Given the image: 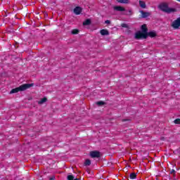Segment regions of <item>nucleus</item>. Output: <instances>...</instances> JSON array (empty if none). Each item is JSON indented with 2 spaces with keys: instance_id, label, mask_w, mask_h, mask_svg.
<instances>
[{
  "instance_id": "4468645a",
  "label": "nucleus",
  "mask_w": 180,
  "mask_h": 180,
  "mask_svg": "<svg viewBox=\"0 0 180 180\" xmlns=\"http://www.w3.org/2000/svg\"><path fill=\"white\" fill-rule=\"evenodd\" d=\"M91 20L86 19L84 22H83L84 26H89V25H91Z\"/></svg>"
},
{
  "instance_id": "a211bd4d",
  "label": "nucleus",
  "mask_w": 180,
  "mask_h": 180,
  "mask_svg": "<svg viewBox=\"0 0 180 180\" xmlns=\"http://www.w3.org/2000/svg\"><path fill=\"white\" fill-rule=\"evenodd\" d=\"M79 33V30L74 29L72 30V34H78Z\"/></svg>"
},
{
  "instance_id": "dca6fc26",
  "label": "nucleus",
  "mask_w": 180,
  "mask_h": 180,
  "mask_svg": "<svg viewBox=\"0 0 180 180\" xmlns=\"http://www.w3.org/2000/svg\"><path fill=\"white\" fill-rule=\"evenodd\" d=\"M129 178L131 179H136V178H137V174L134 172L131 173L130 175H129Z\"/></svg>"
},
{
  "instance_id": "9b49d317",
  "label": "nucleus",
  "mask_w": 180,
  "mask_h": 180,
  "mask_svg": "<svg viewBox=\"0 0 180 180\" xmlns=\"http://www.w3.org/2000/svg\"><path fill=\"white\" fill-rule=\"evenodd\" d=\"M146 34H147V37H148V36L149 37H157V33L155 32L151 31L148 32Z\"/></svg>"
},
{
  "instance_id": "ddd939ff",
  "label": "nucleus",
  "mask_w": 180,
  "mask_h": 180,
  "mask_svg": "<svg viewBox=\"0 0 180 180\" xmlns=\"http://www.w3.org/2000/svg\"><path fill=\"white\" fill-rule=\"evenodd\" d=\"M84 167H89L91 165V160L86 159L84 163Z\"/></svg>"
},
{
  "instance_id": "7ed1b4c3",
  "label": "nucleus",
  "mask_w": 180,
  "mask_h": 180,
  "mask_svg": "<svg viewBox=\"0 0 180 180\" xmlns=\"http://www.w3.org/2000/svg\"><path fill=\"white\" fill-rule=\"evenodd\" d=\"M135 39H136V40H140L141 39H147V34H144V32L139 31L135 34Z\"/></svg>"
},
{
  "instance_id": "2eb2a0df",
  "label": "nucleus",
  "mask_w": 180,
  "mask_h": 180,
  "mask_svg": "<svg viewBox=\"0 0 180 180\" xmlns=\"http://www.w3.org/2000/svg\"><path fill=\"white\" fill-rule=\"evenodd\" d=\"M139 5L141 6V8H143V9H146V2L143 1H139Z\"/></svg>"
},
{
  "instance_id": "5701e85b",
  "label": "nucleus",
  "mask_w": 180,
  "mask_h": 180,
  "mask_svg": "<svg viewBox=\"0 0 180 180\" xmlns=\"http://www.w3.org/2000/svg\"><path fill=\"white\" fill-rule=\"evenodd\" d=\"M122 27H124L125 29H127L129 27V25L126 23L121 24Z\"/></svg>"
},
{
  "instance_id": "f8f14e48",
  "label": "nucleus",
  "mask_w": 180,
  "mask_h": 180,
  "mask_svg": "<svg viewBox=\"0 0 180 180\" xmlns=\"http://www.w3.org/2000/svg\"><path fill=\"white\" fill-rule=\"evenodd\" d=\"M46 102H47V98L44 97L39 101H38V104L39 105H43V103H46Z\"/></svg>"
},
{
  "instance_id": "6e6552de",
  "label": "nucleus",
  "mask_w": 180,
  "mask_h": 180,
  "mask_svg": "<svg viewBox=\"0 0 180 180\" xmlns=\"http://www.w3.org/2000/svg\"><path fill=\"white\" fill-rule=\"evenodd\" d=\"M73 12L74 13H75V15H81V13L82 12V8L79 6H77L74 8Z\"/></svg>"
},
{
  "instance_id": "393cba45",
  "label": "nucleus",
  "mask_w": 180,
  "mask_h": 180,
  "mask_svg": "<svg viewBox=\"0 0 180 180\" xmlns=\"http://www.w3.org/2000/svg\"><path fill=\"white\" fill-rule=\"evenodd\" d=\"M105 23H106L107 25H110V20H107L105 21Z\"/></svg>"
},
{
  "instance_id": "cd10ccee",
  "label": "nucleus",
  "mask_w": 180,
  "mask_h": 180,
  "mask_svg": "<svg viewBox=\"0 0 180 180\" xmlns=\"http://www.w3.org/2000/svg\"><path fill=\"white\" fill-rule=\"evenodd\" d=\"M73 180H81V179H79V178H74Z\"/></svg>"
},
{
  "instance_id": "f3484780",
  "label": "nucleus",
  "mask_w": 180,
  "mask_h": 180,
  "mask_svg": "<svg viewBox=\"0 0 180 180\" xmlns=\"http://www.w3.org/2000/svg\"><path fill=\"white\" fill-rule=\"evenodd\" d=\"M119 4H129V0H116Z\"/></svg>"
},
{
  "instance_id": "20e7f679",
  "label": "nucleus",
  "mask_w": 180,
  "mask_h": 180,
  "mask_svg": "<svg viewBox=\"0 0 180 180\" xmlns=\"http://www.w3.org/2000/svg\"><path fill=\"white\" fill-rule=\"evenodd\" d=\"M90 157L91 158H101V152L98 150H93L90 152Z\"/></svg>"
},
{
  "instance_id": "9d476101",
  "label": "nucleus",
  "mask_w": 180,
  "mask_h": 180,
  "mask_svg": "<svg viewBox=\"0 0 180 180\" xmlns=\"http://www.w3.org/2000/svg\"><path fill=\"white\" fill-rule=\"evenodd\" d=\"M101 36H108L109 31L108 30L103 29L100 31Z\"/></svg>"
},
{
  "instance_id": "423d86ee",
  "label": "nucleus",
  "mask_w": 180,
  "mask_h": 180,
  "mask_svg": "<svg viewBox=\"0 0 180 180\" xmlns=\"http://www.w3.org/2000/svg\"><path fill=\"white\" fill-rule=\"evenodd\" d=\"M141 29L142 33L145 34H147V33H148V28L147 27V25L143 24V25H141Z\"/></svg>"
},
{
  "instance_id": "0eeeda50",
  "label": "nucleus",
  "mask_w": 180,
  "mask_h": 180,
  "mask_svg": "<svg viewBox=\"0 0 180 180\" xmlns=\"http://www.w3.org/2000/svg\"><path fill=\"white\" fill-rule=\"evenodd\" d=\"M114 11H117V12H124L126 8H124V7H122L121 6H114Z\"/></svg>"
},
{
  "instance_id": "412c9836",
  "label": "nucleus",
  "mask_w": 180,
  "mask_h": 180,
  "mask_svg": "<svg viewBox=\"0 0 180 180\" xmlns=\"http://www.w3.org/2000/svg\"><path fill=\"white\" fill-rule=\"evenodd\" d=\"M127 16H131L133 15V11L131 10L128 11V13H125Z\"/></svg>"
},
{
  "instance_id": "a878e982",
  "label": "nucleus",
  "mask_w": 180,
  "mask_h": 180,
  "mask_svg": "<svg viewBox=\"0 0 180 180\" xmlns=\"http://www.w3.org/2000/svg\"><path fill=\"white\" fill-rule=\"evenodd\" d=\"M50 180H54L56 179V177L54 176H52L49 178Z\"/></svg>"
},
{
  "instance_id": "f257e3e1",
  "label": "nucleus",
  "mask_w": 180,
  "mask_h": 180,
  "mask_svg": "<svg viewBox=\"0 0 180 180\" xmlns=\"http://www.w3.org/2000/svg\"><path fill=\"white\" fill-rule=\"evenodd\" d=\"M34 84H24L20 85L18 87H16L15 89H13L10 94H18V92H22L23 91H26V89H29L30 88H32V86H34Z\"/></svg>"
},
{
  "instance_id": "f03ea898",
  "label": "nucleus",
  "mask_w": 180,
  "mask_h": 180,
  "mask_svg": "<svg viewBox=\"0 0 180 180\" xmlns=\"http://www.w3.org/2000/svg\"><path fill=\"white\" fill-rule=\"evenodd\" d=\"M159 8L162 12H165V13H173L174 12H176V8H169L168 4L166 3H162L159 5Z\"/></svg>"
},
{
  "instance_id": "b1692460",
  "label": "nucleus",
  "mask_w": 180,
  "mask_h": 180,
  "mask_svg": "<svg viewBox=\"0 0 180 180\" xmlns=\"http://www.w3.org/2000/svg\"><path fill=\"white\" fill-rule=\"evenodd\" d=\"M170 174H172V175H175V174H176V172L175 171V169H172L170 171Z\"/></svg>"
},
{
  "instance_id": "aec40b11",
  "label": "nucleus",
  "mask_w": 180,
  "mask_h": 180,
  "mask_svg": "<svg viewBox=\"0 0 180 180\" xmlns=\"http://www.w3.org/2000/svg\"><path fill=\"white\" fill-rule=\"evenodd\" d=\"M96 103L98 106H103V105H105L106 103L103 101H98Z\"/></svg>"
},
{
  "instance_id": "4be33fe9",
  "label": "nucleus",
  "mask_w": 180,
  "mask_h": 180,
  "mask_svg": "<svg viewBox=\"0 0 180 180\" xmlns=\"http://www.w3.org/2000/svg\"><path fill=\"white\" fill-rule=\"evenodd\" d=\"M174 122L175 123V124H180V119L177 118L176 119Z\"/></svg>"
},
{
  "instance_id": "bb28decb",
  "label": "nucleus",
  "mask_w": 180,
  "mask_h": 180,
  "mask_svg": "<svg viewBox=\"0 0 180 180\" xmlns=\"http://www.w3.org/2000/svg\"><path fill=\"white\" fill-rule=\"evenodd\" d=\"M127 121H129L128 119H123V120H122V122H127Z\"/></svg>"
},
{
  "instance_id": "39448f33",
  "label": "nucleus",
  "mask_w": 180,
  "mask_h": 180,
  "mask_svg": "<svg viewBox=\"0 0 180 180\" xmlns=\"http://www.w3.org/2000/svg\"><path fill=\"white\" fill-rule=\"evenodd\" d=\"M172 27L174 29H179V27H180V17L178 18L174 21H173V22L172 23Z\"/></svg>"
},
{
  "instance_id": "6ab92c4d",
  "label": "nucleus",
  "mask_w": 180,
  "mask_h": 180,
  "mask_svg": "<svg viewBox=\"0 0 180 180\" xmlns=\"http://www.w3.org/2000/svg\"><path fill=\"white\" fill-rule=\"evenodd\" d=\"M74 178H75V176H74V175H72V174L68 175V176H67L68 180H74Z\"/></svg>"
},
{
  "instance_id": "1a4fd4ad",
  "label": "nucleus",
  "mask_w": 180,
  "mask_h": 180,
  "mask_svg": "<svg viewBox=\"0 0 180 180\" xmlns=\"http://www.w3.org/2000/svg\"><path fill=\"white\" fill-rule=\"evenodd\" d=\"M140 12L142 15L141 18H148V16H150V15H151L150 13L145 12L144 11H141Z\"/></svg>"
}]
</instances>
